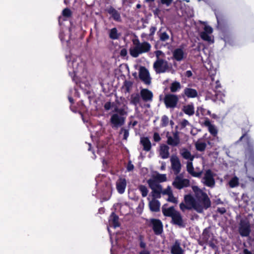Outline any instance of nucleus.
<instances>
[{
  "label": "nucleus",
  "mask_w": 254,
  "mask_h": 254,
  "mask_svg": "<svg viewBox=\"0 0 254 254\" xmlns=\"http://www.w3.org/2000/svg\"><path fill=\"white\" fill-rule=\"evenodd\" d=\"M172 254H183L184 251L180 246V244L176 241L173 246L171 247V250Z\"/></svg>",
  "instance_id": "bb28decb"
},
{
  "label": "nucleus",
  "mask_w": 254,
  "mask_h": 254,
  "mask_svg": "<svg viewBox=\"0 0 254 254\" xmlns=\"http://www.w3.org/2000/svg\"><path fill=\"white\" fill-rule=\"evenodd\" d=\"M180 208L182 211H185L186 210H191V208L186 203L181 202L180 204Z\"/></svg>",
  "instance_id": "8fccbe9b"
},
{
  "label": "nucleus",
  "mask_w": 254,
  "mask_h": 254,
  "mask_svg": "<svg viewBox=\"0 0 254 254\" xmlns=\"http://www.w3.org/2000/svg\"><path fill=\"white\" fill-rule=\"evenodd\" d=\"M147 183L149 185L150 188L152 190L153 189H156L162 187V186L159 184V183L154 179H150L147 181Z\"/></svg>",
  "instance_id": "c756f323"
},
{
  "label": "nucleus",
  "mask_w": 254,
  "mask_h": 254,
  "mask_svg": "<svg viewBox=\"0 0 254 254\" xmlns=\"http://www.w3.org/2000/svg\"><path fill=\"white\" fill-rule=\"evenodd\" d=\"M127 50L125 48H124V49H122L121 50V52H120V55L122 56V57H125L127 55Z\"/></svg>",
  "instance_id": "680f3d73"
},
{
  "label": "nucleus",
  "mask_w": 254,
  "mask_h": 254,
  "mask_svg": "<svg viewBox=\"0 0 254 254\" xmlns=\"http://www.w3.org/2000/svg\"><path fill=\"white\" fill-rule=\"evenodd\" d=\"M192 75V73L190 70H187L185 73V76L188 78L190 77Z\"/></svg>",
  "instance_id": "69168bd1"
},
{
  "label": "nucleus",
  "mask_w": 254,
  "mask_h": 254,
  "mask_svg": "<svg viewBox=\"0 0 254 254\" xmlns=\"http://www.w3.org/2000/svg\"><path fill=\"white\" fill-rule=\"evenodd\" d=\"M173 138H175L176 140H177L178 141L180 142V137L178 131L173 133Z\"/></svg>",
  "instance_id": "0e129e2a"
},
{
  "label": "nucleus",
  "mask_w": 254,
  "mask_h": 254,
  "mask_svg": "<svg viewBox=\"0 0 254 254\" xmlns=\"http://www.w3.org/2000/svg\"><path fill=\"white\" fill-rule=\"evenodd\" d=\"M181 88V85L178 81H174L172 82L170 86V89L171 92L175 93L178 91Z\"/></svg>",
  "instance_id": "7c9ffc66"
},
{
  "label": "nucleus",
  "mask_w": 254,
  "mask_h": 254,
  "mask_svg": "<svg viewBox=\"0 0 254 254\" xmlns=\"http://www.w3.org/2000/svg\"><path fill=\"white\" fill-rule=\"evenodd\" d=\"M180 127L181 129H183L185 127H186L187 126H188L190 125V123L189 121L186 119H183L182 122L180 123Z\"/></svg>",
  "instance_id": "603ef678"
},
{
  "label": "nucleus",
  "mask_w": 254,
  "mask_h": 254,
  "mask_svg": "<svg viewBox=\"0 0 254 254\" xmlns=\"http://www.w3.org/2000/svg\"><path fill=\"white\" fill-rule=\"evenodd\" d=\"M153 138V140L156 142H158L161 140V138L159 133H158L157 132H155L154 133Z\"/></svg>",
  "instance_id": "864d4df0"
},
{
  "label": "nucleus",
  "mask_w": 254,
  "mask_h": 254,
  "mask_svg": "<svg viewBox=\"0 0 254 254\" xmlns=\"http://www.w3.org/2000/svg\"><path fill=\"white\" fill-rule=\"evenodd\" d=\"M165 205L162 207V211L163 215L165 217L171 218V223L174 225L178 226L179 228H185L186 225L185 221L184 220L181 213L176 210L174 206L169 208H165Z\"/></svg>",
  "instance_id": "f257e3e1"
},
{
  "label": "nucleus",
  "mask_w": 254,
  "mask_h": 254,
  "mask_svg": "<svg viewBox=\"0 0 254 254\" xmlns=\"http://www.w3.org/2000/svg\"><path fill=\"white\" fill-rule=\"evenodd\" d=\"M157 34L159 36L160 40L162 42H165L169 40V35L166 32H158Z\"/></svg>",
  "instance_id": "4c0bfd02"
},
{
  "label": "nucleus",
  "mask_w": 254,
  "mask_h": 254,
  "mask_svg": "<svg viewBox=\"0 0 254 254\" xmlns=\"http://www.w3.org/2000/svg\"><path fill=\"white\" fill-rule=\"evenodd\" d=\"M172 185L175 188L181 190L184 188L189 187L190 185V182L187 179H183L179 176H177L173 181Z\"/></svg>",
  "instance_id": "9b49d317"
},
{
  "label": "nucleus",
  "mask_w": 254,
  "mask_h": 254,
  "mask_svg": "<svg viewBox=\"0 0 254 254\" xmlns=\"http://www.w3.org/2000/svg\"><path fill=\"white\" fill-rule=\"evenodd\" d=\"M125 122V118L120 116L118 114H114L110 118V123L113 127H118L122 126Z\"/></svg>",
  "instance_id": "ddd939ff"
},
{
  "label": "nucleus",
  "mask_w": 254,
  "mask_h": 254,
  "mask_svg": "<svg viewBox=\"0 0 254 254\" xmlns=\"http://www.w3.org/2000/svg\"><path fill=\"white\" fill-rule=\"evenodd\" d=\"M150 33L148 35V38H147L148 40L152 41L154 40V37L153 35H154L156 31V27L155 26H151L149 29Z\"/></svg>",
  "instance_id": "a18cd8bd"
},
{
  "label": "nucleus",
  "mask_w": 254,
  "mask_h": 254,
  "mask_svg": "<svg viewBox=\"0 0 254 254\" xmlns=\"http://www.w3.org/2000/svg\"><path fill=\"white\" fill-rule=\"evenodd\" d=\"M187 170L189 174L192 176L197 178H200L202 171L196 172L194 171L192 163L191 162H188L187 164Z\"/></svg>",
  "instance_id": "4be33fe9"
},
{
  "label": "nucleus",
  "mask_w": 254,
  "mask_h": 254,
  "mask_svg": "<svg viewBox=\"0 0 254 254\" xmlns=\"http://www.w3.org/2000/svg\"><path fill=\"white\" fill-rule=\"evenodd\" d=\"M62 15L65 18H69L72 16V11L69 8H65L62 11Z\"/></svg>",
  "instance_id": "c03bdc74"
},
{
  "label": "nucleus",
  "mask_w": 254,
  "mask_h": 254,
  "mask_svg": "<svg viewBox=\"0 0 254 254\" xmlns=\"http://www.w3.org/2000/svg\"><path fill=\"white\" fill-rule=\"evenodd\" d=\"M183 112L189 116H192L194 113V108L192 104L185 106L183 109Z\"/></svg>",
  "instance_id": "cd10ccee"
},
{
  "label": "nucleus",
  "mask_w": 254,
  "mask_h": 254,
  "mask_svg": "<svg viewBox=\"0 0 254 254\" xmlns=\"http://www.w3.org/2000/svg\"><path fill=\"white\" fill-rule=\"evenodd\" d=\"M216 18L219 25H221L223 23L224 19L221 15H216Z\"/></svg>",
  "instance_id": "4d7b16f0"
},
{
  "label": "nucleus",
  "mask_w": 254,
  "mask_h": 254,
  "mask_svg": "<svg viewBox=\"0 0 254 254\" xmlns=\"http://www.w3.org/2000/svg\"><path fill=\"white\" fill-rule=\"evenodd\" d=\"M138 189L141 193L142 197H146L148 194V190L147 187L143 185L138 186Z\"/></svg>",
  "instance_id": "58836bf2"
},
{
  "label": "nucleus",
  "mask_w": 254,
  "mask_h": 254,
  "mask_svg": "<svg viewBox=\"0 0 254 254\" xmlns=\"http://www.w3.org/2000/svg\"><path fill=\"white\" fill-rule=\"evenodd\" d=\"M127 186L126 180L125 178H120L116 183V188L118 192L120 193H123Z\"/></svg>",
  "instance_id": "a211bd4d"
},
{
  "label": "nucleus",
  "mask_w": 254,
  "mask_h": 254,
  "mask_svg": "<svg viewBox=\"0 0 254 254\" xmlns=\"http://www.w3.org/2000/svg\"><path fill=\"white\" fill-rule=\"evenodd\" d=\"M138 240L139 242V247L140 248L143 249V250H146L145 248L146 247V244L144 242V237L143 235H139L138 237Z\"/></svg>",
  "instance_id": "a19ab883"
},
{
  "label": "nucleus",
  "mask_w": 254,
  "mask_h": 254,
  "mask_svg": "<svg viewBox=\"0 0 254 254\" xmlns=\"http://www.w3.org/2000/svg\"><path fill=\"white\" fill-rule=\"evenodd\" d=\"M149 207L151 211L158 212L160 210V202L158 200L152 199L149 202Z\"/></svg>",
  "instance_id": "b1692460"
},
{
  "label": "nucleus",
  "mask_w": 254,
  "mask_h": 254,
  "mask_svg": "<svg viewBox=\"0 0 254 254\" xmlns=\"http://www.w3.org/2000/svg\"><path fill=\"white\" fill-rule=\"evenodd\" d=\"M161 193L163 194H166L169 196L170 194H171L172 193V191L171 190L170 187H168L166 189H165L163 190H162Z\"/></svg>",
  "instance_id": "6e6d98bb"
},
{
  "label": "nucleus",
  "mask_w": 254,
  "mask_h": 254,
  "mask_svg": "<svg viewBox=\"0 0 254 254\" xmlns=\"http://www.w3.org/2000/svg\"><path fill=\"white\" fill-rule=\"evenodd\" d=\"M119 220V216L114 212H112L109 219V224L114 228L119 227L120 226V223Z\"/></svg>",
  "instance_id": "f3484780"
},
{
  "label": "nucleus",
  "mask_w": 254,
  "mask_h": 254,
  "mask_svg": "<svg viewBox=\"0 0 254 254\" xmlns=\"http://www.w3.org/2000/svg\"><path fill=\"white\" fill-rule=\"evenodd\" d=\"M243 138L246 140L247 147L245 150L246 155L251 158H254V144L250 136L246 132H244L240 137L239 141H242Z\"/></svg>",
  "instance_id": "20e7f679"
},
{
  "label": "nucleus",
  "mask_w": 254,
  "mask_h": 254,
  "mask_svg": "<svg viewBox=\"0 0 254 254\" xmlns=\"http://www.w3.org/2000/svg\"><path fill=\"white\" fill-rule=\"evenodd\" d=\"M161 3L162 4H165L167 6H169L173 2V0H160Z\"/></svg>",
  "instance_id": "bf43d9fd"
},
{
  "label": "nucleus",
  "mask_w": 254,
  "mask_h": 254,
  "mask_svg": "<svg viewBox=\"0 0 254 254\" xmlns=\"http://www.w3.org/2000/svg\"><path fill=\"white\" fill-rule=\"evenodd\" d=\"M169 122V118L167 116L164 115L161 118L160 126L161 127H167Z\"/></svg>",
  "instance_id": "79ce46f5"
},
{
  "label": "nucleus",
  "mask_w": 254,
  "mask_h": 254,
  "mask_svg": "<svg viewBox=\"0 0 254 254\" xmlns=\"http://www.w3.org/2000/svg\"><path fill=\"white\" fill-rule=\"evenodd\" d=\"M201 38L204 41L210 42L211 41V38L209 35V34L205 33V32H202L200 34Z\"/></svg>",
  "instance_id": "49530a36"
},
{
  "label": "nucleus",
  "mask_w": 254,
  "mask_h": 254,
  "mask_svg": "<svg viewBox=\"0 0 254 254\" xmlns=\"http://www.w3.org/2000/svg\"><path fill=\"white\" fill-rule=\"evenodd\" d=\"M115 111L117 113V114L120 116H124V115H127V112L123 108H116L115 109Z\"/></svg>",
  "instance_id": "09e8293b"
},
{
  "label": "nucleus",
  "mask_w": 254,
  "mask_h": 254,
  "mask_svg": "<svg viewBox=\"0 0 254 254\" xmlns=\"http://www.w3.org/2000/svg\"><path fill=\"white\" fill-rule=\"evenodd\" d=\"M217 212L220 214H223L226 212V209L225 207H218L217 209Z\"/></svg>",
  "instance_id": "052dcab7"
},
{
  "label": "nucleus",
  "mask_w": 254,
  "mask_h": 254,
  "mask_svg": "<svg viewBox=\"0 0 254 254\" xmlns=\"http://www.w3.org/2000/svg\"><path fill=\"white\" fill-rule=\"evenodd\" d=\"M151 46L147 42L144 41L138 44V46H134L132 49H130V55L133 58H137L140 55L149 52L151 50Z\"/></svg>",
  "instance_id": "7ed1b4c3"
},
{
  "label": "nucleus",
  "mask_w": 254,
  "mask_h": 254,
  "mask_svg": "<svg viewBox=\"0 0 254 254\" xmlns=\"http://www.w3.org/2000/svg\"><path fill=\"white\" fill-rule=\"evenodd\" d=\"M139 78L145 84H150L151 79L148 69L144 66H141L139 71Z\"/></svg>",
  "instance_id": "f8f14e48"
},
{
  "label": "nucleus",
  "mask_w": 254,
  "mask_h": 254,
  "mask_svg": "<svg viewBox=\"0 0 254 254\" xmlns=\"http://www.w3.org/2000/svg\"><path fill=\"white\" fill-rule=\"evenodd\" d=\"M140 99L139 94H132L130 96V103L137 106L140 102Z\"/></svg>",
  "instance_id": "2f4dec72"
},
{
  "label": "nucleus",
  "mask_w": 254,
  "mask_h": 254,
  "mask_svg": "<svg viewBox=\"0 0 254 254\" xmlns=\"http://www.w3.org/2000/svg\"><path fill=\"white\" fill-rule=\"evenodd\" d=\"M153 67L156 73H164L168 69L167 61L163 59H158L153 64Z\"/></svg>",
  "instance_id": "1a4fd4ad"
},
{
  "label": "nucleus",
  "mask_w": 254,
  "mask_h": 254,
  "mask_svg": "<svg viewBox=\"0 0 254 254\" xmlns=\"http://www.w3.org/2000/svg\"><path fill=\"white\" fill-rule=\"evenodd\" d=\"M184 93L186 96L189 98H195L198 95L196 90L188 87L185 88L184 90Z\"/></svg>",
  "instance_id": "a878e982"
},
{
  "label": "nucleus",
  "mask_w": 254,
  "mask_h": 254,
  "mask_svg": "<svg viewBox=\"0 0 254 254\" xmlns=\"http://www.w3.org/2000/svg\"><path fill=\"white\" fill-rule=\"evenodd\" d=\"M148 226L152 227L154 234L156 235H160L163 232V223L159 219H150Z\"/></svg>",
  "instance_id": "0eeeda50"
},
{
  "label": "nucleus",
  "mask_w": 254,
  "mask_h": 254,
  "mask_svg": "<svg viewBox=\"0 0 254 254\" xmlns=\"http://www.w3.org/2000/svg\"><path fill=\"white\" fill-rule=\"evenodd\" d=\"M239 233L242 237L248 236L251 232L250 226L249 222L241 221L239 227Z\"/></svg>",
  "instance_id": "2eb2a0df"
},
{
  "label": "nucleus",
  "mask_w": 254,
  "mask_h": 254,
  "mask_svg": "<svg viewBox=\"0 0 254 254\" xmlns=\"http://www.w3.org/2000/svg\"><path fill=\"white\" fill-rule=\"evenodd\" d=\"M214 177V174L210 169L206 170L203 178V183L207 187L213 188L215 184Z\"/></svg>",
  "instance_id": "6e6552de"
},
{
  "label": "nucleus",
  "mask_w": 254,
  "mask_h": 254,
  "mask_svg": "<svg viewBox=\"0 0 254 254\" xmlns=\"http://www.w3.org/2000/svg\"><path fill=\"white\" fill-rule=\"evenodd\" d=\"M206 146L207 144L204 142H202L198 141L195 143V147L196 149L200 152L204 151L205 150Z\"/></svg>",
  "instance_id": "72a5a7b5"
},
{
  "label": "nucleus",
  "mask_w": 254,
  "mask_h": 254,
  "mask_svg": "<svg viewBox=\"0 0 254 254\" xmlns=\"http://www.w3.org/2000/svg\"><path fill=\"white\" fill-rule=\"evenodd\" d=\"M179 100L177 95L170 93L165 95L164 102L167 108L174 109L177 107Z\"/></svg>",
  "instance_id": "423d86ee"
},
{
  "label": "nucleus",
  "mask_w": 254,
  "mask_h": 254,
  "mask_svg": "<svg viewBox=\"0 0 254 254\" xmlns=\"http://www.w3.org/2000/svg\"><path fill=\"white\" fill-rule=\"evenodd\" d=\"M139 254H150V252L147 250H143L141 251Z\"/></svg>",
  "instance_id": "338daca9"
},
{
  "label": "nucleus",
  "mask_w": 254,
  "mask_h": 254,
  "mask_svg": "<svg viewBox=\"0 0 254 254\" xmlns=\"http://www.w3.org/2000/svg\"><path fill=\"white\" fill-rule=\"evenodd\" d=\"M167 143L172 146H177L180 143V142L176 140L175 138H173L171 136H167Z\"/></svg>",
  "instance_id": "c9c22d12"
},
{
  "label": "nucleus",
  "mask_w": 254,
  "mask_h": 254,
  "mask_svg": "<svg viewBox=\"0 0 254 254\" xmlns=\"http://www.w3.org/2000/svg\"><path fill=\"white\" fill-rule=\"evenodd\" d=\"M167 201L174 203H177L178 202L177 198L174 197L173 192L168 196Z\"/></svg>",
  "instance_id": "3c124183"
},
{
  "label": "nucleus",
  "mask_w": 254,
  "mask_h": 254,
  "mask_svg": "<svg viewBox=\"0 0 254 254\" xmlns=\"http://www.w3.org/2000/svg\"><path fill=\"white\" fill-rule=\"evenodd\" d=\"M106 11L111 15L112 18L116 21L121 22L122 18L120 12L114 8L112 6H110L106 9Z\"/></svg>",
  "instance_id": "dca6fc26"
},
{
  "label": "nucleus",
  "mask_w": 254,
  "mask_h": 254,
  "mask_svg": "<svg viewBox=\"0 0 254 254\" xmlns=\"http://www.w3.org/2000/svg\"><path fill=\"white\" fill-rule=\"evenodd\" d=\"M184 201L191 207V209L193 208L198 213L203 212L202 207L190 194H188L184 196Z\"/></svg>",
  "instance_id": "39448f33"
},
{
  "label": "nucleus",
  "mask_w": 254,
  "mask_h": 254,
  "mask_svg": "<svg viewBox=\"0 0 254 254\" xmlns=\"http://www.w3.org/2000/svg\"><path fill=\"white\" fill-rule=\"evenodd\" d=\"M213 32V29L212 27L210 26L207 25L205 26L204 28V31L203 32H205V33L207 34H211Z\"/></svg>",
  "instance_id": "5fc2aeb1"
},
{
  "label": "nucleus",
  "mask_w": 254,
  "mask_h": 254,
  "mask_svg": "<svg viewBox=\"0 0 254 254\" xmlns=\"http://www.w3.org/2000/svg\"><path fill=\"white\" fill-rule=\"evenodd\" d=\"M132 82L129 80H125L124 82V84L122 86L123 89H125V93H129L130 89L132 86Z\"/></svg>",
  "instance_id": "f704fd0d"
},
{
  "label": "nucleus",
  "mask_w": 254,
  "mask_h": 254,
  "mask_svg": "<svg viewBox=\"0 0 254 254\" xmlns=\"http://www.w3.org/2000/svg\"><path fill=\"white\" fill-rule=\"evenodd\" d=\"M140 143L143 146V150L149 152L151 149V143L148 137H142L140 138Z\"/></svg>",
  "instance_id": "412c9836"
},
{
  "label": "nucleus",
  "mask_w": 254,
  "mask_h": 254,
  "mask_svg": "<svg viewBox=\"0 0 254 254\" xmlns=\"http://www.w3.org/2000/svg\"><path fill=\"white\" fill-rule=\"evenodd\" d=\"M173 56L174 59L177 61H181L184 58V52L182 49H176L173 52Z\"/></svg>",
  "instance_id": "393cba45"
},
{
  "label": "nucleus",
  "mask_w": 254,
  "mask_h": 254,
  "mask_svg": "<svg viewBox=\"0 0 254 254\" xmlns=\"http://www.w3.org/2000/svg\"><path fill=\"white\" fill-rule=\"evenodd\" d=\"M120 34L118 32V30L116 28H113L110 30L109 33V38L112 40H117L120 37Z\"/></svg>",
  "instance_id": "c85d7f7f"
},
{
  "label": "nucleus",
  "mask_w": 254,
  "mask_h": 254,
  "mask_svg": "<svg viewBox=\"0 0 254 254\" xmlns=\"http://www.w3.org/2000/svg\"><path fill=\"white\" fill-rule=\"evenodd\" d=\"M204 126L208 127V129L210 133L213 136H216L218 133V130L213 125H212L209 119L206 118L203 123Z\"/></svg>",
  "instance_id": "aec40b11"
},
{
  "label": "nucleus",
  "mask_w": 254,
  "mask_h": 254,
  "mask_svg": "<svg viewBox=\"0 0 254 254\" xmlns=\"http://www.w3.org/2000/svg\"><path fill=\"white\" fill-rule=\"evenodd\" d=\"M198 243L200 246H203L205 244H207L202 238L200 240L198 241Z\"/></svg>",
  "instance_id": "774afa93"
},
{
  "label": "nucleus",
  "mask_w": 254,
  "mask_h": 254,
  "mask_svg": "<svg viewBox=\"0 0 254 254\" xmlns=\"http://www.w3.org/2000/svg\"><path fill=\"white\" fill-rule=\"evenodd\" d=\"M192 189L195 193L196 201L202 207L203 210L211 206V201L207 193L203 191L197 186H192Z\"/></svg>",
  "instance_id": "f03ea898"
},
{
  "label": "nucleus",
  "mask_w": 254,
  "mask_h": 254,
  "mask_svg": "<svg viewBox=\"0 0 254 254\" xmlns=\"http://www.w3.org/2000/svg\"><path fill=\"white\" fill-rule=\"evenodd\" d=\"M162 188L160 187L158 189L152 190V195L153 196V199H156V198H159L161 197V193L162 192Z\"/></svg>",
  "instance_id": "e433bc0d"
},
{
  "label": "nucleus",
  "mask_w": 254,
  "mask_h": 254,
  "mask_svg": "<svg viewBox=\"0 0 254 254\" xmlns=\"http://www.w3.org/2000/svg\"><path fill=\"white\" fill-rule=\"evenodd\" d=\"M201 238L208 244L209 247L213 249L216 248V245L213 242V234L210 232L208 228H205L204 229L202 234Z\"/></svg>",
  "instance_id": "9d476101"
},
{
  "label": "nucleus",
  "mask_w": 254,
  "mask_h": 254,
  "mask_svg": "<svg viewBox=\"0 0 254 254\" xmlns=\"http://www.w3.org/2000/svg\"><path fill=\"white\" fill-rule=\"evenodd\" d=\"M154 178L159 183L166 181L167 177L166 174H158Z\"/></svg>",
  "instance_id": "ea45409f"
},
{
  "label": "nucleus",
  "mask_w": 254,
  "mask_h": 254,
  "mask_svg": "<svg viewBox=\"0 0 254 254\" xmlns=\"http://www.w3.org/2000/svg\"><path fill=\"white\" fill-rule=\"evenodd\" d=\"M120 133H123V139L127 140L128 136H129V130L127 129H125L124 128H122L121 129Z\"/></svg>",
  "instance_id": "de8ad7c7"
},
{
  "label": "nucleus",
  "mask_w": 254,
  "mask_h": 254,
  "mask_svg": "<svg viewBox=\"0 0 254 254\" xmlns=\"http://www.w3.org/2000/svg\"><path fill=\"white\" fill-rule=\"evenodd\" d=\"M169 147L164 144H161L160 147V156L162 159H167L169 156Z\"/></svg>",
  "instance_id": "5701e85b"
},
{
  "label": "nucleus",
  "mask_w": 254,
  "mask_h": 254,
  "mask_svg": "<svg viewBox=\"0 0 254 254\" xmlns=\"http://www.w3.org/2000/svg\"><path fill=\"white\" fill-rule=\"evenodd\" d=\"M111 107V103L110 102H106L104 105V108L106 110H109Z\"/></svg>",
  "instance_id": "e2e57ef3"
},
{
  "label": "nucleus",
  "mask_w": 254,
  "mask_h": 254,
  "mask_svg": "<svg viewBox=\"0 0 254 254\" xmlns=\"http://www.w3.org/2000/svg\"><path fill=\"white\" fill-rule=\"evenodd\" d=\"M134 169V165L132 164L131 161H129L127 166V169L128 172L131 171Z\"/></svg>",
  "instance_id": "13d9d810"
},
{
  "label": "nucleus",
  "mask_w": 254,
  "mask_h": 254,
  "mask_svg": "<svg viewBox=\"0 0 254 254\" xmlns=\"http://www.w3.org/2000/svg\"><path fill=\"white\" fill-rule=\"evenodd\" d=\"M229 186L231 188H235L239 185V179L237 177H233L229 182Z\"/></svg>",
  "instance_id": "37998d69"
},
{
  "label": "nucleus",
  "mask_w": 254,
  "mask_h": 254,
  "mask_svg": "<svg viewBox=\"0 0 254 254\" xmlns=\"http://www.w3.org/2000/svg\"><path fill=\"white\" fill-rule=\"evenodd\" d=\"M170 161L174 174L178 175L181 170V164L179 158L177 156H173L170 159Z\"/></svg>",
  "instance_id": "4468645a"
},
{
  "label": "nucleus",
  "mask_w": 254,
  "mask_h": 254,
  "mask_svg": "<svg viewBox=\"0 0 254 254\" xmlns=\"http://www.w3.org/2000/svg\"><path fill=\"white\" fill-rule=\"evenodd\" d=\"M140 96L144 101H151L153 98L152 92L148 89H143L140 91Z\"/></svg>",
  "instance_id": "6ab92c4d"
},
{
  "label": "nucleus",
  "mask_w": 254,
  "mask_h": 254,
  "mask_svg": "<svg viewBox=\"0 0 254 254\" xmlns=\"http://www.w3.org/2000/svg\"><path fill=\"white\" fill-rule=\"evenodd\" d=\"M181 154L184 158L189 159L190 161H192L194 158L193 156H191L190 151L186 148L182 150L181 152Z\"/></svg>",
  "instance_id": "473e14b6"
}]
</instances>
